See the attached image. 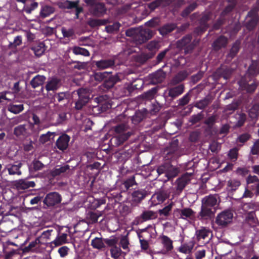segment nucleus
<instances>
[{
	"instance_id": "nucleus-1",
	"label": "nucleus",
	"mask_w": 259,
	"mask_h": 259,
	"mask_svg": "<svg viewBox=\"0 0 259 259\" xmlns=\"http://www.w3.org/2000/svg\"><path fill=\"white\" fill-rule=\"evenodd\" d=\"M113 137L110 142L115 147L122 145L133 134V131L126 123H120L112 127Z\"/></svg>"
},
{
	"instance_id": "nucleus-2",
	"label": "nucleus",
	"mask_w": 259,
	"mask_h": 259,
	"mask_svg": "<svg viewBox=\"0 0 259 259\" xmlns=\"http://www.w3.org/2000/svg\"><path fill=\"white\" fill-rule=\"evenodd\" d=\"M125 34L127 36L132 37L137 45H141L151 39L153 32L148 28H130L126 30Z\"/></svg>"
},
{
	"instance_id": "nucleus-3",
	"label": "nucleus",
	"mask_w": 259,
	"mask_h": 259,
	"mask_svg": "<svg viewBox=\"0 0 259 259\" xmlns=\"http://www.w3.org/2000/svg\"><path fill=\"white\" fill-rule=\"evenodd\" d=\"M199 42V39L192 40V34H188L178 40L176 42V46L177 48L184 50L185 54H188L192 53Z\"/></svg>"
},
{
	"instance_id": "nucleus-4",
	"label": "nucleus",
	"mask_w": 259,
	"mask_h": 259,
	"mask_svg": "<svg viewBox=\"0 0 259 259\" xmlns=\"http://www.w3.org/2000/svg\"><path fill=\"white\" fill-rule=\"evenodd\" d=\"M85 2L90 6V11L93 16L101 17L106 13L107 9L104 3L96 2V0H85Z\"/></svg>"
},
{
	"instance_id": "nucleus-5",
	"label": "nucleus",
	"mask_w": 259,
	"mask_h": 259,
	"mask_svg": "<svg viewBox=\"0 0 259 259\" xmlns=\"http://www.w3.org/2000/svg\"><path fill=\"white\" fill-rule=\"evenodd\" d=\"M78 99L75 104L76 110H81L89 101L90 93L87 89L80 88L77 90Z\"/></svg>"
},
{
	"instance_id": "nucleus-6",
	"label": "nucleus",
	"mask_w": 259,
	"mask_h": 259,
	"mask_svg": "<svg viewBox=\"0 0 259 259\" xmlns=\"http://www.w3.org/2000/svg\"><path fill=\"white\" fill-rule=\"evenodd\" d=\"M233 218L232 211L225 210L218 214L215 218V223L222 228L226 227L232 222Z\"/></svg>"
},
{
	"instance_id": "nucleus-7",
	"label": "nucleus",
	"mask_w": 259,
	"mask_h": 259,
	"mask_svg": "<svg viewBox=\"0 0 259 259\" xmlns=\"http://www.w3.org/2000/svg\"><path fill=\"white\" fill-rule=\"evenodd\" d=\"M62 196L58 192H52L47 194L43 200V203L47 208H52L61 203Z\"/></svg>"
},
{
	"instance_id": "nucleus-8",
	"label": "nucleus",
	"mask_w": 259,
	"mask_h": 259,
	"mask_svg": "<svg viewBox=\"0 0 259 259\" xmlns=\"http://www.w3.org/2000/svg\"><path fill=\"white\" fill-rule=\"evenodd\" d=\"M174 0H154L144 5V13L148 15L160 7H166L171 4Z\"/></svg>"
},
{
	"instance_id": "nucleus-9",
	"label": "nucleus",
	"mask_w": 259,
	"mask_h": 259,
	"mask_svg": "<svg viewBox=\"0 0 259 259\" xmlns=\"http://www.w3.org/2000/svg\"><path fill=\"white\" fill-rule=\"evenodd\" d=\"M179 140L173 139L169 145L164 150L167 158L175 159L178 156Z\"/></svg>"
},
{
	"instance_id": "nucleus-10",
	"label": "nucleus",
	"mask_w": 259,
	"mask_h": 259,
	"mask_svg": "<svg viewBox=\"0 0 259 259\" xmlns=\"http://www.w3.org/2000/svg\"><path fill=\"white\" fill-rule=\"evenodd\" d=\"M195 235L197 241L206 240V242L207 243L212 237V234L210 229L202 227L200 229L196 231Z\"/></svg>"
},
{
	"instance_id": "nucleus-11",
	"label": "nucleus",
	"mask_w": 259,
	"mask_h": 259,
	"mask_svg": "<svg viewBox=\"0 0 259 259\" xmlns=\"http://www.w3.org/2000/svg\"><path fill=\"white\" fill-rule=\"evenodd\" d=\"M184 85L183 84L170 88L167 89V94L165 95V98H170V100H173L184 92Z\"/></svg>"
},
{
	"instance_id": "nucleus-12",
	"label": "nucleus",
	"mask_w": 259,
	"mask_h": 259,
	"mask_svg": "<svg viewBox=\"0 0 259 259\" xmlns=\"http://www.w3.org/2000/svg\"><path fill=\"white\" fill-rule=\"evenodd\" d=\"M70 140L69 136L66 134H62L56 142L57 148L61 151H64L68 147Z\"/></svg>"
},
{
	"instance_id": "nucleus-13",
	"label": "nucleus",
	"mask_w": 259,
	"mask_h": 259,
	"mask_svg": "<svg viewBox=\"0 0 259 259\" xmlns=\"http://www.w3.org/2000/svg\"><path fill=\"white\" fill-rule=\"evenodd\" d=\"M22 163L19 161H16L13 163H10L6 165L5 170H7L10 175H22L21 168L22 166Z\"/></svg>"
},
{
	"instance_id": "nucleus-14",
	"label": "nucleus",
	"mask_w": 259,
	"mask_h": 259,
	"mask_svg": "<svg viewBox=\"0 0 259 259\" xmlns=\"http://www.w3.org/2000/svg\"><path fill=\"white\" fill-rule=\"evenodd\" d=\"M14 185L18 190H24L34 187L35 183L33 181H29L27 179H20L14 182Z\"/></svg>"
},
{
	"instance_id": "nucleus-15",
	"label": "nucleus",
	"mask_w": 259,
	"mask_h": 259,
	"mask_svg": "<svg viewBox=\"0 0 259 259\" xmlns=\"http://www.w3.org/2000/svg\"><path fill=\"white\" fill-rule=\"evenodd\" d=\"M202 204L215 211V206L217 205V195L210 194L205 196L202 200Z\"/></svg>"
},
{
	"instance_id": "nucleus-16",
	"label": "nucleus",
	"mask_w": 259,
	"mask_h": 259,
	"mask_svg": "<svg viewBox=\"0 0 259 259\" xmlns=\"http://www.w3.org/2000/svg\"><path fill=\"white\" fill-rule=\"evenodd\" d=\"M228 42V39L224 35H220L212 43V47L214 50L218 51L222 48H225Z\"/></svg>"
},
{
	"instance_id": "nucleus-17",
	"label": "nucleus",
	"mask_w": 259,
	"mask_h": 259,
	"mask_svg": "<svg viewBox=\"0 0 259 259\" xmlns=\"http://www.w3.org/2000/svg\"><path fill=\"white\" fill-rule=\"evenodd\" d=\"M214 212L212 208L207 207L202 204L198 218L200 220H207L214 215Z\"/></svg>"
},
{
	"instance_id": "nucleus-18",
	"label": "nucleus",
	"mask_w": 259,
	"mask_h": 259,
	"mask_svg": "<svg viewBox=\"0 0 259 259\" xmlns=\"http://www.w3.org/2000/svg\"><path fill=\"white\" fill-rule=\"evenodd\" d=\"M104 97L100 96L95 99V101L98 105L95 107L98 110L101 112H106L111 108V105L107 101H103Z\"/></svg>"
},
{
	"instance_id": "nucleus-19",
	"label": "nucleus",
	"mask_w": 259,
	"mask_h": 259,
	"mask_svg": "<svg viewBox=\"0 0 259 259\" xmlns=\"http://www.w3.org/2000/svg\"><path fill=\"white\" fill-rule=\"evenodd\" d=\"M131 201L133 205L140 203L146 196V191L143 190H138L132 193Z\"/></svg>"
},
{
	"instance_id": "nucleus-20",
	"label": "nucleus",
	"mask_w": 259,
	"mask_h": 259,
	"mask_svg": "<svg viewBox=\"0 0 259 259\" xmlns=\"http://www.w3.org/2000/svg\"><path fill=\"white\" fill-rule=\"evenodd\" d=\"M96 67L99 69H105L115 66V60L113 59H102L95 62Z\"/></svg>"
},
{
	"instance_id": "nucleus-21",
	"label": "nucleus",
	"mask_w": 259,
	"mask_h": 259,
	"mask_svg": "<svg viewBox=\"0 0 259 259\" xmlns=\"http://www.w3.org/2000/svg\"><path fill=\"white\" fill-rule=\"evenodd\" d=\"M137 185L138 184L136 181L135 176L133 175L123 181L121 184V188L122 191L125 193L131 187L135 185L137 186Z\"/></svg>"
},
{
	"instance_id": "nucleus-22",
	"label": "nucleus",
	"mask_w": 259,
	"mask_h": 259,
	"mask_svg": "<svg viewBox=\"0 0 259 259\" xmlns=\"http://www.w3.org/2000/svg\"><path fill=\"white\" fill-rule=\"evenodd\" d=\"M190 175L188 174L183 175L176 181L177 190L180 191H182L186 187V186L190 182Z\"/></svg>"
},
{
	"instance_id": "nucleus-23",
	"label": "nucleus",
	"mask_w": 259,
	"mask_h": 259,
	"mask_svg": "<svg viewBox=\"0 0 259 259\" xmlns=\"http://www.w3.org/2000/svg\"><path fill=\"white\" fill-rule=\"evenodd\" d=\"M177 27V24L175 23H166L159 28V32L161 35L165 36L172 32Z\"/></svg>"
},
{
	"instance_id": "nucleus-24",
	"label": "nucleus",
	"mask_w": 259,
	"mask_h": 259,
	"mask_svg": "<svg viewBox=\"0 0 259 259\" xmlns=\"http://www.w3.org/2000/svg\"><path fill=\"white\" fill-rule=\"evenodd\" d=\"M119 81L120 78L117 75H111L105 79L103 86L104 88L109 90L113 88Z\"/></svg>"
},
{
	"instance_id": "nucleus-25",
	"label": "nucleus",
	"mask_w": 259,
	"mask_h": 259,
	"mask_svg": "<svg viewBox=\"0 0 259 259\" xmlns=\"http://www.w3.org/2000/svg\"><path fill=\"white\" fill-rule=\"evenodd\" d=\"M60 86V80L56 77H53L47 81L45 88L48 92L57 90Z\"/></svg>"
},
{
	"instance_id": "nucleus-26",
	"label": "nucleus",
	"mask_w": 259,
	"mask_h": 259,
	"mask_svg": "<svg viewBox=\"0 0 259 259\" xmlns=\"http://www.w3.org/2000/svg\"><path fill=\"white\" fill-rule=\"evenodd\" d=\"M161 242L163 245L164 248L162 252L164 253H166L173 249L174 246L172 245V241L170 238L165 235L161 236Z\"/></svg>"
},
{
	"instance_id": "nucleus-27",
	"label": "nucleus",
	"mask_w": 259,
	"mask_h": 259,
	"mask_svg": "<svg viewBox=\"0 0 259 259\" xmlns=\"http://www.w3.org/2000/svg\"><path fill=\"white\" fill-rule=\"evenodd\" d=\"M46 80V77L45 76L38 74L31 79L30 84L32 88L35 89L37 87L41 86Z\"/></svg>"
},
{
	"instance_id": "nucleus-28",
	"label": "nucleus",
	"mask_w": 259,
	"mask_h": 259,
	"mask_svg": "<svg viewBox=\"0 0 259 259\" xmlns=\"http://www.w3.org/2000/svg\"><path fill=\"white\" fill-rule=\"evenodd\" d=\"M217 72L220 77H223L227 80L231 77L233 70L229 67H222L219 68Z\"/></svg>"
},
{
	"instance_id": "nucleus-29",
	"label": "nucleus",
	"mask_w": 259,
	"mask_h": 259,
	"mask_svg": "<svg viewBox=\"0 0 259 259\" xmlns=\"http://www.w3.org/2000/svg\"><path fill=\"white\" fill-rule=\"evenodd\" d=\"M212 102V98L210 96H207L203 99L197 101L195 106L199 109H205Z\"/></svg>"
},
{
	"instance_id": "nucleus-30",
	"label": "nucleus",
	"mask_w": 259,
	"mask_h": 259,
	"mask_svg": "<svg viewBox=\"0 0 259 259\" xmlns=\"http://www.w3.org/2000/svg\"><path fill=\"white\" fill-rule=\"evenodd\" d=\"M246 221L250 227L253 228L257 225H259V221L256 217L254 211H250L248 213Z\"/></svg>"
},
{
	"instance_id": "nucleus-31",
	"label": "nucleus",
	"mask_w": 259,
	"mask_h": 259,
	"mask_svg": "<svg viewBox=\"0 0 259 259\" xmlns=\"http://www.w3.org/2000/svg\"><path fill=\"white\" fill-rule=\"evenodd\" d=\"M14 135L18 138H24L27 135V130L24 124L19 125L14 128Z\"/></svg>"
},
{
	"instance_id": "nucleus-32",
	"label": "nucleus",
	"mask_w": 259,
	"mask_h": 259,
	"mask_svg": "<svg viewBox=\"0 0 259 259\" xmlns=\"http://www.w3.org/2000/svg\"><path fill=\"white\" fill-rule=\"evenodd\" d=\"M188 74L187 71L182 70L179 72L173 78L172 81L174 84H178L184 80L188 76Z\"/></svg>"
},
{
	"instance_id": "nucleus-33",
	"label": "nucleus",
	"mask_w": 259,
	"mask_h": 259,
	"mask_svg": "<svg viewBox=\"0 0 259 259\" xmlns=\"http://www.w3.org/2000/svg\"><path fill=\"white\" fill-rule=\"evenodd\" d=\"M122 193H124L122 190L120 192L111 191L107 194V197L109 199H114L115 202L119 203L122 200Z\"/></svg>"
},
{
	"instance_id": "nucleus-34",
	"label": "nucleus",
	"mask_w": 259,
	"mask_h": 259,
	"mask_svg": "<svg viewBox=\"0 0 259 259\" xmlns=\"http://www.w3.org/2000/svg\"><path fill=\"white\" fill-rule=\"evenodd\" d=\"M241 42L239 40H236L233 44L229 53L228 54V56L231 58H233L238 53L240 49Z\"/></svg>"
},
{
	"instance_id": "nucleus-35",
	"label": "nucleus",
	"mask_w": 259,
	"mask_h": 259,
	"mask_svg": "<svg viewBox=\"0 0 259 259\" xmlns=\"http://www.w3.org/2000/svg\"><path fill=\"white\" fill-rule=\"evenodd\" d=\"M156 217V213L152 210L144 211L140 215V218L142 220V222L154 219Z\"/></svg>"
},
{
	"instance_id": "nucleus-36",
	"label": "nucleus",
	"mask_w": 259,
	"mask_h": 259,
	"mask_svg": "<svg viewBox=\"0 0 259 259\" xmlns=\"http://www.w3.org/2000/svg\"><path fill=\"white\" fill-rule=\"evenodd\" d=\"M56 135L55 132H48L45 134H42L40 136L39 138V142L42 144H44L50 141L51 139H53L54 138V137Z\"/></svg>"
},
{
	"instance_id": "nucleus-37",
	"label": "nucleus",
	"mask_w": 259,
	"mask_h": 259,
	"mask_svg": "<svg viewBox=\"0 0 259 259\" xmlns=\"http://www.w3.org/2000/svg\"><path fill=\"white\" fill-rule=\"evenodd\" d=\"M104 239L102 238L96 237L91 241V245L94 248L102 249L105 247Z\"/></svg>"
},
{
	"instance_id": "nucleus-38",
	"label": "nucleus",
	"mask_w": 259,
	"mask_h": 259,
	"mask_svg": "<svg viewBox=\"0 0 259 259\" xmlns=\"http://www.w3.org/2000/svg\"><path fill=\"white\" fill-rule=\"evenodd\" d=\"M249 116L252 119H256L259 115V104L255 103L253 105L248 112Z\"/></svg>"
},
{
	"instance_id": "nucleus-39",
	"label": "nucleus",
	"mask_w": 259,
	"mask_h": 259,
	"mask_svg": "<svg viewBox=\"0 0 259 259\" xmlns=\"http://www.w3.org/2000/svg\"><path fill=\"white\" fill-rule=\"evenodd\" d=\"M198 6L196 3H193L186 7L181 13V15L183 18L188 17Z\"/></svg>"
},
{
	"instance_id": "nucleus-40",
	"label": "nucleus",
	"mask_w": 259,
	"mask_h": 259,
	"mask_svg": "<svg viewBox=\"0 0 259 259\" xmlns=\"http://www.w3.org/2000/svg\"><path fill=\"white\" fill-rule=\"evenodd\" d=\"M24 107L23 104H11L8 106V110L14 114H18L23 111Z\"/></svg>"
},
{
	"instance_id": "nucleus-41",
	"label": "nucleus",
	"mask_w": 259,
	"mask_h": 259,
	"mask_svg": "<svg viewBox=\"0 0 259 259\" xmlns=\"http://www.w3.org/2000/svg\"><path fill=\"white\" fill-rule=\"evenodd\" d=\"M44 167V164L39 160L35 159L32 162L31 166L29 167V170L31 171H37L41 170Z\"/></svg>"
},
{
	"instance_id": "nucleus-42",
	"label": "nucleus",
	"mask_w": 259,
	"mask_h": 259,
	"mask_svg": "<svg viewBox=\"0 0 259 259\" xmlns=\"http://www.w3.org/2000/svg\"><path fill=\"white\" fill-rule=\"evenodd\" d=\"M54 12V9L52 7L45 6L42 7L40 12V15L42 18H46Z\"/></svg>"
},
{
	"instance_id": "nucleus-43",
	"label": "nucleus",
	"mask_w": 259,
	"mask_h": 259,
	"mask_svg": "<svg viewBox=\"0 0 259 259\" xmlns=\"http://www.w3.org/2000/svg\"><path fill=\"white\" fill-rule=\"evenodd\" d=\"M144 118V114L140 111H136L132 117L131 120L133 124L136 125L139 123Z\"/></svg>"
},
{
	"instance_id": "nucleus-44",
	"label": "nucleus",
	"mask_w": 259,
	"mask_h": 259,
	"mask_svg": "<svg viewBox=\"0 0 259 259\" xmlns=\"http://www.w3.org/2000/svg\"><path fill=\"white\" fill-rule=\"evenodd\" d=\"M72 52L75 55H81L83 56H89L90 53L86 49L78 46H75L72 49Z\"/></svg>"
},
{
	"instance_id": "nucleus-45",
	"label": "nucleus",
	"mask_w": 259,
	"mask_h": 259,
	"mask_svg": "<svg viewBox=\"0 0 259 259\" xmlns=\"http://www.w3.org/2000/svg\"><path fill=\"white\" fill-rule=\"evenodd\" d=\"M165 73L162 71H158L152 75V79L154 83L161 82L165 78Z\"/></svg>"
},
{
	"instance_id": "nucleus-46",
	"label": "nucleus",
	"mask_w": 259,
	"mask_h": 259,
	"mask_svg": "<svg viewBox=\"0 0 259 259\" xmlns=\"http://www.w3.org/2000/svg\"><path fill=\"white\" fill-rule=\"evenodd\" d=\"M76 5L77 2H75V1L66 0L63 2L60 3L59 5V6L60 8L62 9H74V7H75Z\"/></svg>"
},
{
	"instance_id": "nucleus-47",
	"label": "nucleus",
	"mask_w": 259,
	"mask_h": 259,
	"mask_svg": "<svg viewBox=\"0 0 259 259\" xmlns=\"http://www.w3.org/2000/svg\"><path fill=\"white\" fill-rule=\"evenodd\" d=\"M67 234L62 233L60 235L57 236L56 238L53 241V243L55 246H59L67 242Z\"/></svg>"
},
{
	"instance_id": "nucleus-48",
	"label": "nucleus",
	"mask_w": 259,
	"mask_h": 259,
	"mask_svg": "<svg viewBox=\"0 0 259 259\" xmlns=\"http://www.w3.org/2000/svg\"><path fill=\"white\" fill-rule=\"evenodd\" d=\"M102 215V213L100 211H90L88 214V218L92 224L96 223L98 222V218Z\"/></svg>"
},
{
	"instance_id": "nucleus-49",
	"label": "nucleus",
	"mask_w": 259,
	"mask_h": 259,
	"mask_svg": "<svg viewBox=\"0 0 259 259\" xmlns=\"http://www.w3.org/2000/svg\"><path fill=\"white\" fill-rule=\"evenodd\" d=\"M174 202H171L168 205L163 207L162 209L158 210L159 214L160 216L163 215L167 217L169 215L170 212L171 211L172 206L174 205Z\"/></svg>"
},
{
	"instance_id": "nucleus-50",
	"label": "nucleus",
	"mask_w": 259,
	"mask_h": 259,
	"mask_svg": "<svg viewBox=\"0 0 259 259\" xmlns=\"http://www.w3.org/2000/svg\"><path fill=\"white\" fill-rule=\"evenodd\" d=\"M154 197L156 198L157 203H161L163 202L168 197V194L164 191H161L156 193Z\"/></svg>"
},
{
	"instance_id": "nucleus-51",
	"label": "nucleus",
	"mask_w": 259,
	"mask_h": 259,
	"mask_svg": "<svg viewBox=\"0 0 259 259\" xmlns=\"http://www.w3.org/2000/svg\"><path fill=\"white\" fill-rule=\"evenodd\" d=\"M195 212L190 208H184L182 209L181 214L182 215V219H187L188 218H191L194 216Z\"/></svg>"
},
{
	"instance_id": "nucleus-52",
	"label": "nucleus",
	"mask_w": 259,
	"mask_h": 259,
	"mask_svg": "<svg viewBox=\"0 0 259 259\" xmlns=\"http://www.w3.org/2000/svg\"><path fill=\"white\" fill-rule=\"evenodd\" d=\"M104 241L108 246L113 247L117 246L118 238L115 236H112L109 238L104 239Z\"/></svg>"
},
{
	"instance_id": "nucleus-53",
	"label": "nucleus",
	"mask_w": 259,
	"mask_h": 259,
	"mask_svg": "<svg viewBox=\"0 0 259 259\" xmlns=\"http://www.w3.org/2000/svg\"><path fill=\"white\" fill-rule=\"evenodd\" d=\"M193 248V244L184 243L179 249V251L182 253L188 254L191 252Z\"/></svg>"
},
{
	"instance_id": "nucleus-54",
	"label": "nucleus",
	"mask_w": 259,
	"mask_h": 259,
	"mask_svg": "<svg viewBox=\"0 0 259 259\" xmlns=\"http://www.w3.org/2000/svg\"><path fill=\"white\" fill-rule=\"evenodd\" d=\"M226 21V18L220 14L219 18L217 20L216 22L213 25V29L214 30H219L221 26L225 24Z\"/></svg>"
},
{
	"instance_id": "nucleus-55",
	"label": "nucleus",
	"mask_w": 259,
	"mask_h": 259,
	"mask_svg": "<svg viewBox=\"0 0 259 259\" xmlns=\"http://www.w3.org/2000/svg\"><path fill=\"white\" fill-rule=\"evenodd\" d=\"M238 150L237 148L230 149L228 153L229 158L232 161L235 162L238 156Z\"/></svg>"
},
{
	"instance_id": "nucleus-56",
	"label": "nucleus",
	"mask_w": 259,
	"mask_h": 259,
	"mask_svg": "<svg viewBox=\"0 0 259 259\" xmlns=\"http://www.w3.org/2000/svg\"><path fill=\"white\" fill-rule=\"evenodd\" d=\"M241 183L237 180H230L228 181V187L230 188V190L232 191H236L240 186Z\"/></svg>"
},
{
	"instance_id": "nucleus-57",
	"label": "nucleus",
	"mask_w": 259,
	"mask_h": 259,
	"mask_svg": "<svg viewBox=\"0 0 259 259\" xmlns=\"http://www.w3.org/2000/svg\"><path fill=\"white\" fill-rule=\"evenodd\" d=\"M153 56V55L152 53L142 54L137 57V61L140 63L143 64L151 58Z\"/></svg>"
},
{
	"instance_id": "nucleus-58",
	"label": "nucleus",
	"mask_w": 259,
	"mask_h": 259,
	"mask_svg": "<svg viewBox=\"0 0 259 259\" xmlns=\"http://www.w3.org/2000/svg\"><path fill=\"white\" fill-rule=\"evenodd\" d=\"M69 169V166L68 165H65L64 166H61L59 168H55L53 170L52 174L53 176H59L61 174L66 172Z\"/></svg>"
},
{
	"instance_id": "nucleus-59",
	"label": "nucleus",
	"mask_w": 259,
	"mask_h": 259,
	"mask_svg": "<svg viewBox=\"0 0 259 259\" xmlns=\"http://www.w3.org/2000/svg\"><path fill=\"white\" fill-rule=\"evenodd\" d=\"M137 81H140L142 83V81L141 79H138L135 80V81H134L133 83L127 85L126 87V90H127L129 94H131L135 90H137L141 88V85L138 86V84L135 83Z\"/></svg>"
},
{
	"instance_id": "nucleus-60",
	"label": "nucleus",
	"mask_w": 259,
	"mask_h": 259,
	"mask_svg": "<svg viewBox=\"0 0 259 259\" xmlns=\"http://www.w3.org/2000/svg\"><path fill=\"white\" fill-rule=\"evenodd\" d=\"M258 18H250L246 23V27L249 30H253L256 26Z\"/></svg>"
},
{
	"instance_id": "nucleus-61",
	"label": "nucleus",
	"mask_w": 259,
	"mask_h": 259,
	"mask_svg": "<svg viewBox=\"0 0 259 259\" xmlns=\"http://www.w3.org/2000/svg\"><path fill=\"white\" fill-rule=\"evenodd\" d=\"M110 252L111 257L114 259H117L121 255V250L116 246L110 249Z\"/></svg>"
},
{
	"instance_id": "nucleus-62",
	"label": "nucleus",
	"mask_w": 259,
	"mask_h": 259,
	"mask_svg": "<svg viewBox=\"0 0 259 259\" xmlns=\"http://www.w3.org/2000/svg\"><path fill=\"white\" fill-rule=\"evenodd\" d=\"M191 96L189 93H187L182 98L179 100L178 105L180 106H184L188 104L190 100Z\"/></svg>"
},
{
	"instance_id": "nucleus-63",
	"label": "nucleus",
	"mask_w": 259,
	"mask_h": 259,
	"mask_svg": "<svg viewBox=\"0 0 259 259\" xmlns=\"http://www.w3.org/2000/svg\"><path fill=\"white\" fill-rule=\"evenodd\" d=\"M236 5L233 3H230L229 5H227L223 11L222 12L221 14L226 18V16L229 15L234 9Z\"/></svg>"
},
{
	"instance_id": "nucleus-64",
	"label": "nucleus",
	"mask_w": 259,
	"mask_h": 259,
	"mask_svg": "<svg viewBox=\"0 0 259 259\" xmlns=\"http://www.w3.org/2000/svg\"><path fill=\"white\" fill-rule=\"evenodd\" d=\"M158 91V89L156 87L153 88L144 93V97L147 99H151L154 98Z\"/></svg>"
}]
</instances>
